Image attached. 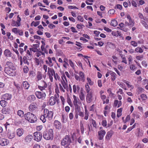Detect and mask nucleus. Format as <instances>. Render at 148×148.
I'll use <instances>...</instances> for the list:
<instances>
[{
  "label": "nucleus",
  "mask_w": 148,
  "mask_h": 148,
  "mask_svg": "<svg viewBox=\"0 0 148 148\" xmlns=\"http://www.w3.org/2000/svg\"><path fill=\"white\" fill-rule=\"evenodd\" d=\"M140 96L142 100L143 101L146 100L147 99V95L144 94H141Z\"/></svg>",
  "instance_id": "obj_46"
},
{
  "label": "nucleus",
  "mask_w": 148,
  "mask_h": 148,
  "mask_svg": "<svg viewBox=\"0 0 148 148\" xmlns=\"http://www.w3.org/2000/svg\"><path fill=\"white\" fill-rule=\"evenodd\" d=\"M40 24L39 21H32L31 24V26H34L35 27L37 26Z\"/></svg>",
  "instance_id": "obj_43"
},
{
  "label": "nucleus",
  "mask_w": 148,
  "mask_h": 148,
  "mask_svg": "<svg viewBox=\"0 0 148 148\" xmlns=\"http://www.w3.org/2000/svg\"><path fill=\"white\" fill-rule=\"evenodd\" d=\"M17 20L16 21V25H14L13 24H12L11 25L13 26H15L16 27H18L20 26V22L21 21V19L20 17H19V15H18L17 17Z\"/></svg>",
  "instance_id": "obj_30"
},
{
  "label": "nucleus",
  "mask_w": 148,
  "mask_h": 148,
  "mask_svg": "<svg viewBox=\"0 0 148 148\" xmlns=\"http://www.w3.org/2000/svg\"><path fill=\"white\" fill-rule=\"evenodd\" d=\"M85 90L86 91V92L88 93H90V88L89 86L88 83H86L85 85Z\"/></svg>",
  "instance_id": "obj_42"
},
{
  "label": "nucleus",
  "mask_w": 148,
  "mask_h": 148,
  "mask_svg": "<svg viewBox=\"0 0 148 148\" xmlns=\"http://www.w3.org/2000/svg\"><path fill=\"white\" fill-rule=\"evenodd\" d=\"M115 10L114 9H112L110 10L108 12V14L109 15H112L114 14L115 13Z\"/></svg>",
  "instance_id": "obj_52"
},
{
  "label": "nucleus",
  "mask_w": 148,
  "mask_h": 148,
  "mask_svg": "<svg viewBox=\"0 0 148 148\" xmlns=\"http://www.w3.org/2000/svg\"><path fill=\"white\" fill-rule=\"evenodd\" d=\"M36 95L38 98L39 99H44L46 97V94L45 92H41L40 91H36L35 93Z\"/></svg>",
  "instance_id": "obj_12"
},
{
  "label": "nucleus",
  "mask_w": 148,
  "mask_h": 148,
  "mask_svg": "<svg viewBox=\"0 0 148 148\" xmlns=\"http://www.w3.org/2000/svg\"><path fill=\"white\" fill-rule=\"evenodd\" d=\"M114 8L115 9H117L121 10L122 9V5L120 4H117L115 5L114 7Z\"/></svg>",
  "instance_id": "obj_56"
},
{
  "label": "nucleus",
  "mask_w": 148,
  "mask_h": 148,
  "mask_svg": "<svg viewBox=\"0 0 148 148\" xmlns=\"http://www.w3.org/2000/svg\"><path fill=\"white\" fill-rule=\"evenodd\" d=\"M110 73L111 76L112 77H111L112 80L114 81L115 79L116 74L112 71H110Z\"/></svg>",
  "instance_id": "obj_35"
},
{
  "label": "nucleus",
  "mask_w": 148,
  "mask_h": 148,
  "mask_svg": "<svg viewBox=\"0 0 148 148\" xmlns=\"http://www.w3.org/2000/svg\"><path fill=\"white\" fill-rule=\"evenodd\" d=\"M101 124L104 127H106L107 125V122L106 120H103L101 122Z\"/></svg>",
  "instance_id": "obj_62"
},
{
  "label": "nucleus",
  "mask_w": 148,
  "mask_h": 148,
  "mask_svg": "<svg viewBox=\"0 0 148 148\" xmlns=\"http://www.w3.org/2000/svg\"><path fill=\"white\" fill-rule=\"evenodd\" d=\"M92 123L94 127L95 128H97V124L96 123V121L93 119H91Z\"/></svg>",
  "instance_id": "obj_57"
},
{
  "label": "nucleus",
  "mask_w": 148,
  "mask_h": 148,
  "mask_svg": "<svg viewBox=\"0 0 148 148\" xmlns=\"http://www.w3.org/2000/svg\"><path fill=\"white\" fill-rule=\"evenodd\" d=\"M23 70L24 72L25 73H27L28 72L29 69V68L27 66H25L24 67Z\"/></svg>",
  "instance_id": "obj_59"
},
{
  "label": "nucleus",
  "mask_w": 148,
  "mask_h": 148,
  "mask_svg": "<svg viewBox=\"0 0 148 148\" xmlns=\"http://www.w3.org/2000/svg\"><path fill=\"white\" fill-rule=\"evenodd\" d=\"M135 51L136 52L142 53L143 52V50L141 47H138L135 48Z\"/></svg>",
  "instance_id": "obj_39"
},
{
  "label": "nucleus",
  "mask_w": 148,
  "mask_h": 148,
  "mask_svg": "<svg viewBox=\"0 0 148 148\" xmlns=\"http://www.w3.org/2000/svg\"><path fill=\"white\" fill-rule=\"evenodd\" d=\"M5 65L7 66L5 67H7L8 68H16L14 64L11 61H7L6 62Z\"/></svg>",
  "instance_id": "obj_21"
},
{
  "label": "nucleus",
  "mask_w": 148,
  "mask_h": 148,
  "mask_svg": "<svg viewBox=\"0 0 148 148\" xmlns=\"http://www.w3.org/2000/svg\"><path fill=\"white\" fill-rule=\"evenodd\" d=\"M106 133V132L104 130L102 129L99 131L98 132V134L99 139L102 140L103 138Z\"/></svg>",
  "instance_id": "obj_14"
},
{
  "label": "nucleus",
  "mask_w": 148,
  "mask_h": 148,
  "mask_svg": "<svg viewBox=\"0 0 148 148\" xmlns=\"http://www.w3.org/2000/svg\"><path fill=\"white\" fill-rule=\"evenodd\" d=\"M1 106L3 107H5L7 104V102L5 100H2L0 101Z\"/></svg>",
  "instance_id": "obj_44"
},
{
  "label": "nucleus",
  "mask_w": 148,
  "mask_h": 148,
  "mask_svg": "<svg viewBox=\"0 0 148 148\" xmlns=\"http://www.w3.org/2000/svg\"><path fill=\"white\" fill-rule=\"evenodd\" d=\"M93 99V95L92 92L88 93L86 97V100L87 102L89 103L91 102Z\"/></svg>",
  "instance_id": "obj_13"
},
{
  "label": "nucleus",
  "mask_w": 148,
  "mask_h": 148,
  "mask_svg": "<svg viewBox=\"0 0 148 148\" xmlns=\"http://www.w3.org/2000/svg\"><path fill=\"white\" fill-rule=\"evenodd\" d=\"M28 109L30 112H33L36 111L37 109V107L35 103H32L29 106Z\"/></svg>",
  "instance_id": "obj_11"
},
{
  "label": "nucleus",
  "mask_w": 148,
  "mask_h": 148,
  "mask_svg": "<svg viewBox=\"0 0 148 148\" xmlns=\"http://www.w3.org/2000/svg\"><path fill=\"white\" fill-rule=\"evenodd\" d=\"M28 100L31 101H34L36 99V97L34 95H30L28 97Z\"/></svg>",
  "instance_id": "obj_41"
},
{
  "label": "nucleus",
  "mask_w": 148,
  "mask_h": 148,
  "mask_svg": "<svg viewBox=\"0 0 148 148\" xmlns=\"http://www.w3.org/2000/svg\"><path fill=\"white\" fill-rule=\"evenodd\" d=\"M79 97L81 101L85 100L84 95L83 91L81 90L79 94Z\"/></svg>",
  "instance_id": "obj_34"
},
{
  "label": "nucleus",
  "mask_w": 148,
  "mask_h": 148,
  "mask_svg": "<svg viewBox=\"0 0 148 148\" xmlns=\"http://www.w3.org/2000/svg\"><path fill=\"white\" fill-rule=\"evenodd\" d=\"M37 83L38 84V88L40 90H47L48 88V90L50 92V88L48 87L47 83L44 80H41Z\"/></svg>",
  "instance_id": "obj_4"
},
{
  "label": "nucleus",
  "mask_w": 148,
  "mask_h": 148,
  "mask_svg": "<svg viewBox=\"0 0 148 148\" xmlns=\"http://www.w3.org/2000/svg\"><path fill=\"white\" fill-rule=\"evenodd\" d=\"M42 75L40 72H38L37 73V76L36 78V81L38 83L40 82V80H41L42 79Z\"/></svg>",
  "instance_id": "obj_22"
},
{
  "label": "nucleus",
  "mask_w": 148,
  "mask_h": 148,
  "mask_svg": "<svg viewBox=\"0 0 148 148\" xmlns=\"http://www.w3.org/2000/svg\"><path fill=\"white\" fill-rule=\"evenodd\" d=\"M47 58L48 60L45 61L46 64L50 67L52 66L53 65V64L52 62L51 58L49 57Z\"/></svg>",
  "instance_id": "obj_24"
},
{
  "label": "nucleus",
  "mask_w": 148,
  "mask_h": 148,
  "mask_svg": "<svg viewBox=\"0 0 148 148\" xmlns=\"http://www.w3.org/2000/svg\"><path fill=\"white\" fill-rule=\"evenodd\" d=\"M69 63L70 66L73 69H74L75 68L74 65V63H73V62L71 60H69Z\"/></svg>",
  "instance_id": "obj_60"
},
{
  "label": "nucleus",
  "mask_w": 148,
  "mask_h": 148,
  "mask_svg": "<svg viewBox=\"0 0 148 148\" xmlns=\"http://www.w3.org/2000/svg\"><path fill=\"white\" fill-rule=\"evenodd\" d=\"M12 95L8 93H6L1 96V99L5 100H10L12 98Z\"/></svg>",
  "instance_id": "obj_16"
},
{
  "label": "nucleus",
  "mask_w": 148,
  "mask_h": 148,
  "mask_svg": "<svg viewBox=\"0 0 148 148\" xmlns=\"http://www.w3.org/2000/svg\"><path fill=\"white\" fill-rule=\"evenodd\" d=\"M18 115L20 117H22L23 116H24L23 112L21 110H18L17 112Z\"/></svg>",
  "instance_id": "obj_40"
},
{
  "label": "nucleus",
  "mask_w": 148,
  "mask_h": 148,
  "mask_svg": "<svg viewBox=\"0 0 148 148\" xmlns=\"http://www.w3.org/2000/svg\"><path fill=\"white\" fill-rule=\"evenodd\" d=\"M73 103L75 106V108L79 107L78 105H81V103L78 97L75 95H73Z\"/></svg>",
  "instance_id": "obj_9"
},
{
  "label": "nucleus",
  "mask_w": 148,
  "mask_h": 148,
  "mask_svg": "<svg viewBox=\"0 0 148 148\" xmlns=\"http://www.w3.org/2000/svg\"><path fill=\"white\" fill-rule=\"evenodd\" d=\"M79 74L80 76L79 77L81 80L84 82L85 80V78L84 75V73L80 71L79 73Z\"/></svg>",
  "instance_id": "obj_36"
},
{
  "label": "nucleus",
  "mask_w": 148,
  "mask_h": 148,
  "mask_svg": "<svg viewBox=\"0 0 148 148\" xmlns=\"http://www.w3.org/2000/svg\"><path fill=\"white\" fill-rule=\"evenodd\" d=\"M54 79L56 81H60V76L57 73H55L53 76Z\"/></svg>",
  "instance_id": "obj_49"
},
{
  "label": "nucleus",
  "mask_w": 148,
  "mask_h": 148,
  "mask_svg": "<svg viewBox=\"0 0 148 148\" xmlns=\"http://www.w3.org/2000/svg\"><path fill=\"white\" fill-rule=\"evenodd\" d=\"M4 72L7 75L11 76H14L16 74V68H8L5 67Z\"/></svg>",
  "instance_id": "obj_7"
},
{
  "label": "nucleus",
  "mask_w": 148,
  "mask_h": 148,
  "mask_svg": "<svg viewBox=\"0 0 148 148\" xmlns=\"http://www.w3.org/2000/svg\"><path fill=\"white\" fill-rule=\"evenodd\" d=\"M62 80L61 83L59 84V88L61 92H65V90L67 92L69 91V87L66 77L64 75H63L61 77Z\"/></svg>",
  "instance_id": "obj_1"
},
{
  "label": "nucleus",
  "mask_w": 148,
  "mask_h": 148,
  "mask_svg": "<svg viewBox=\"0 0 148 148\" xmlns=\"http://www.w3.org/2000/svg\"><path fill=\"white\" fill-rule=\"evenodd\" d=\"M122 108H120L118 109L117 111V116L118 117L120 116L122 114Z\"/></svg>",
  "instance_id": "obj_51"
},
{
  "label": "nucleus",
  "mask_w": 148,
  "mask_h": 148,
  "mask_svg": "<svg viewBox=\"0 0 148 148\" xmlns=\"http://www.w3.org/2000/svg\"><path fill=\"white\" fill-rule=\"evenodd\" d=\"M35 55L40 58H44L45 57V53L41 51H38L35 54Z\"/></svg>",
  "instance_id": "obj_17"
},
{
  "label": "nucleus",
  "mask_w": 148,
  "mask_h": 148,
  "mask_svg": "<svg viewBox=\"0 0 148 148\" xmlns=\"http://www.w3.org/2000/svg\"><path fill=\"white\" fill-rule=\"evenodd\" d=\"M129 26L130 27L133 26L134 24V22L132 20H130V21H129Z\"/></svg>",
  "instance_id": "obj_55"
},
{
  "label": "nucleus",
  "mask_w": 148,
  "mask_h": 148,
  "mask_svg": "<svg viewBox=\"0 0 148 148\" xmlns=\"http://www.w3.org/2000/svg\"><path fill=\"white\" fill-rule=\"evenodd\" d=\"M80 127L81 133L82 134H83L84 132V129L83 124L82 121H80Z\"/></svg>",
  "instance_id": "obj_47"
},
{
  "label": "nucleus",
  "mask_w": 148,
  "mask_h": 148,
  "mask_svg": "<svg viewBox=\"0 0 148 148\" xmlns=\"http://www.w3.org/2000/svg\"><path fill=\"white\" fill-rule=\"evenodd\" d=\"M119 27H118L120 29H122L124 27V24L123 23H121L119 25Z\"/></svg>",
  "instance_id": "obj_64"
},
{
  "label": "nucleus",
  "mask_w": 148,
  "mask_h": 148,
  "mask_svg": "<svg viewBox=\"0 0 148 148\" xmlns=\"http://www.w3.org/2000/svg\"><path fill=\"white\" fill-rule=\"evenodd\" d=\"M23 130L22 129H18L16 131V135L19 137L21 136L23 134Z\"/></svg>",
  "instance_id": "obj_28"
},
{
  "label": "nucleus",
  "mask_w": 148,
  "mask_h": 148,
  "mask_svg": "<svg viewBox=\"0 0 148 148\" xmlns=\"http://www.w3.org/2000/svg\"><path fill=\"white\" fill-rule=\"evenodd\" d=\"M112 34L113 36H117V34L119 35H120V33L118 31H113L112 32Z\"/></svg>",
  "instance_id": "obj_45"
},
{
  "label": "nucleus",
  "mask_w": 148,
  "mask_h": 148,
  "mask_svg": "<svg viewBox=\"0 0 148 148\" xmlns=\"http://www.w3.org/2000/svg\"><path fill=\"white\" fill-rule=\"evenodd\" d=\"M7 136L9 139H12L15 136V133L13 131H11L8 130L7 134Z\"/></svg>",
  "instance_id": "obj_18"
},
{
  "label": "nucleus",
  "mask_w": 148,
  "mask_h": 148,
  "mask_svg": "<svg viewBox=\"0 0 148 148\" xmlns=\"http://www.w3.org/2000/svg\"><path fill=\"white\" fill-rule=\"evenodd\" d=\"M137 130V136L139 137L142 136L143 134V131L140 130V129H138Z\"/></svg>",
  "instance_id": "obj_48"
},
{
  "label": "nucleus",
  "mask_w": 148,
  "mask_h": 148,
  "mask_svg": "<svg viewBox=\"0 0 148 148\" xmlns=\"http://www.w3.org/2000/svg\"><path fill=\"white\" fill-rule=\"evenodd\" d=\"M71 141L70 137L68 136H65L61 141V144L64 147L67 148L69 147Z\"/></svg>",
  "instance_id": "obj_6"
},
{
  "label": "nucleus",
  "mask_w": 148,
  "mask_h": 148,
  "mask_svg": "<svg viewBox=\"0 0 148 148\" xmlns=\"http://www.w3.org/2000/svg\"><path fill=\"white\" fill-rule=\"evenodd\" d=\"M42 137V134L40 132H36L34 134V139L37 141L39 142L40 141Z\"/></svg>",
  "instance_id": "obj_10"
},
{
  "label": "nucleus",
  "mask_w": 148,
  "mask_h": 148,
  "mask_svg": "<svg viewBox=\"0 0 148 148\" xmlns=\"http://www.w3.org/2000/svg\"><path fill=\"white\" fill-rule=\"evenodd\" d=\"M67 116L65 114H63L62 115L61 120L62 123H65L66 122Z\"/></svg>",
  "instance_id": "obj_33"
},
{
  "label": "nucleus",
  "mask_w": 148,
  "mask_h": 148,
  "mask_svg": "<svg viewBox=\"0 0 148 148\" xmlns=\"http://www.w3.org/2000/svg\"><path fill=\"white\" fill-rule=\"evenodd\" d=\"M1 111L3 114H8L11 112V108H5L3 109Z\"/></svg>",
  "instance_id": "obj_26"
},
{
  "label": "nucleus",
  "mask_w": 148,
  "mask_h": 148,
  "mask_svg": "<svg viewBox=\"0 0 148 148\" xmlns=\"http://www.w3.org/2000/svg\"><path fill=\"white\" fill-rule=\"evenodd\" d=\"M23 85L25 89H28L30 86L29 84L26 81H25L23 82Z\"/></svg>",
  "instance_id": "obj_31"
},
{
  "label": "nucleus",
  "mask_w": 148,
  "mask_h": 148,
  "mask_svg": "<svg viewBox=\"0 0 148 148\" xmlns=\"http://www.w3.org/2000/svg\"><path fill=\"white\" fill-rule=\"evenodd\" d=\"M33 137L31 135H28L25 138L24 140L26 142L29 143L33 139Z\"/></svg>",
  "instance_id": "obj_27"
},
{
  "label": "nucleus",
  "mask_w": 148,
  "mask_h": 148,
  "mask_svg": "<svg viewBox=\"0 0 148 148\" xmlns=\"http://www.w3.org/2000/svg\"><path fill=\"white\" fill-rule=\"evenodd\" d=\"M55 73V71L53 69L49 67H48L47 75L49 76L50 81L51 82L53 81V76Z\"/></svg>",
  "instance_id": "obj_8"
},
{
  "label": "nucleus",
  "mask_w": 148,
  "mask_h": 148,
  "mask_svg": "<svg viewBox=\"0 0 148 148\" xmlns=\"http://www.w3.org/2000/svg\"><path fill=\"white\" fill-rule=\"evenodd\" d=\"M19 30L16 28H14L12 29V31L15 34H17L18 31H19Z\"/></svg>",
  "instance_id": "obj_63"
},
{
  "label": "nucleus",
  "mask_w": 148,
  "mask_h": 148,
  "mask_svg": "<svg viewBox=\"0 0 148 148\" xmlns=\"http://www.w3.org/2000/svg\"><path fill=\"white\" fill-rule=\"evenodd\" d=\"M4 54L5 56L7 57H10L11 56V55H12L11 51L8 49H6L5 50Z\"/></svg>",
  "instance_id": "obj_23"
},
{
  "label": "nucleus",
  "mask_w": 148,
  "mask_h": 148,
  "mask_svg": "<svg viewBox=\"0 0 148 148\" xmlns=\"http://www.w3.org/2000/svg\"><path fill=\"white\" fill-rule=\"evenodd\" d=\"M75 113L78 114L80 116L82 117H83L84 116V113L83 112L81 111L80 108L79 107L75 108Z\"/></svg>",
  "instance_id": "obj_25"
},
{
  "label": "nucleus",
  "mask_w": 148,
  "mask_h": 148,
  "mask_svg": "<svg viewBox=\"0 0 148 148\" xmlns=\"http://www.w3.org/2000/svg\"><path fill=\"white\" fill-rule=\"evenodd\" d=\"M53 112L51 111H49L47 109H45L44 111V115H41L40 118V119L43 123L45 122L47 119L50 120L52 119Z\"/></svg>",
  "instance_id": "obj_2"
},
{
  "label": "nucleus",
  "mask_w": 148,
  "mask_h": 148,
  "mask_svg": "<svg viewBox=\"0 0 148 148\" xmlns=\"http://www.w3.org/2000/svg\"><path fill=\"white\" fill-rule=\"evenodd\" d=\"M87 80L89 84L90 85H92L93 84V82L90 79L89 77L87 78Z\"/></svg>",
  "instance_id": "obj_61"
},
{
  "label": "nucleus",
  "mask_w": 148,
  "mask_h": 148,
  "mask_svg": "<svg viewBox=\"0 0 148 148\" xmlns=\"http://www.w3.org/2000/svg\"><path fill=\"white\" fill-rule=\"evenodd\" d=\"M112 135V133L110 132H108L106 134V139L107 140H108L110 139V138H111Z\"/></svg>",
  "instance_id": "obj_38"
},
{
  "label": "nucleus",
  "mask_w": 148,
  "mask_h": 148,
  "mask_svg": "<svg viewBox=\"0 0 148 148\" xmlns=\"http://www.w3.org/2000/svg\"><path fill=\"white\" fill-rule=\"evenodd\" d=\"M67 60V59H65L64 60V64H63V66L65 68H66L67 67V66H68L69 65L66 62V61Z\"/></svg>",
  "instance_id": "obj_58"
},
{
  "label": "nucleus",
  "mask_w": 148,
  "mask_h": 148,
  "mask_svg": "<svg viewBox=\"0 0 148 148\" xmlns=\"http://www.w3.org/2000/svg\"><path fill=\"white\" fill-rule=\"evenodd\" d=\"M24 117L26 120L31 123H34L37 120L36 116L33 114L29 112L25 113L24 114Z\"/></svg>",
  "instance_id": "obj_3"
},
{
  "label": "nucleus",
  "mask_w": 148,
  "mask_h": 148,
  "mask_svg": "<svg viewBox=\"0 0 148 148\" xmlns=\"http://www.w3.org/2000/svg\"><path fill=\"white\" fill-rule=\"evenodd\" d=\"M9 143V140L6 139L2 138L0 139V145L2 146L6 145Z\"/></svg>",
  "instance_id": "obj_20"
},
{
  "label": "nucleus",
  "mask_w": 148,
  "mask_h": 148,
  "mask_svg": "<svg viewBox=\"0 0 148 148\" xmlns=\"http://www.w3.org/2000/svg\"><path fill=\"white\" fill-rule=\"evenodd\" d=\"M45 43H44L42 44V45L41 46V49L42 52L44 51L45 53H46V54H47L48 53V51L46 48H45Z\"/></svg>",
  "instance_id": "obj_32"
},
{
  "label": "nucleus",
  "mask_w": 148,
  "mask_h": 148,
  "mask_svg": "<svg viewBox=\"0 0 148 148\" xmlns=\"http://www.w3.org/2000/svg\"><path fill=\"white\" fill-rule=\"evenodd\" d=\"M43 136L44 138L46 140L52 139L53 138V130L50 129L44 132Z\"/></svg>",
  "instance_id": "obj_5"
},
{
  "label": "nucleus",
  "mask_w": 148,
  "mask_h": 148,
  "mask_svg": "<svg viewBox=\"0 0 148 148\" xmlns=\"http://www.w3.org/2000/svg\"><path fill=\"white\" fill-rule=\"evenodd\" d=\"M130 44L134 47H136L138 46V43L134 41H132L130 42Z\"/></svg>",
  "instance_id": "obj_53"
},
{
  "label": "nucleus",
  "mask_w": 148,
  "mask_h": 148,
  "mask_svg": "<svg viewBox=\"0 0 148 148\" xmlns=\"http://www.w3.org/2000/svg\"><path fill=\"white\" fill-rule=\"evenodd\" d=\"M110 24L111 25L115 27L117 25L118 23L116 20H113L111 21Z\"/></svg>",
  "instance_id": "obj_50"
},
{
  "label": "nucleus",
  "mask_w": 148,
  "mask_h": 148,
  "mask_svg": "<svg viewBox=\"0 0 148 148\" xmlns=\"http://www.w3.org/2000/svg\"><path fill=\"white\" fill-rule=\"evenodd\" d=\"M53 124L54 127L57 129L59 130L62 128L61 123L58 120L55 121Z\"/></svg>",
  "instance_id": "obj_19"
},
{
  "label": "nucleus",
  "mask_w": 148,
  "mask_h": 148,
  "mask_svg": "<svg viewBox=\"0 0 148 148\" xmlns=\"http://www.w3.org/2000/svg\"><path fill=\"white\" fill-rule=\"evenodd\" d=\"M125 83L126 84L128 88H131L130 89V91H132V90L134 88V86L133 85H130V83L127 81H126L125 82Z\"/></svg>",
  "instance_id": "obj_37"
},
{
  "label": "nucleus",
  "mask_w": 148,
  "mask_h": 148,
  "mask_svg": "<svg viewBox=\"0 0 148 148\" xmlns=\"http://www.w3.org/2000/svg\"><path fill=\"white\" fill-rule=\"evenodd\" d=\"M32 59V56H29L27 55L24 56L23 58V61L24 63L29 65V61Z\"/></svg>",
  "instance_id": "obj_15"
},
{
  "label": "nucleus",
  "mask_w": 148,
  "mask_h": 148,
  "mask_svg": "<svg viewBox=\"0 0 148 148\" xmlns=\"http://www.w3.org/2000/svg\"><path fill=\"white\" fill-rule=\"evenodd\" d=\"M56 99L53 97H51L49 100V104L51 106L54 105L56 103Z\"/></svg>",
  "instance_id": "obj_29"
},
{
  "label": "nucleus",
  "mask_w": 148,
  "mask_h": 148,
  "mask_svg": "<svg viewBox=\"0 0 148 148\" xmlns=\"http://www.w3.org/2000/svg\"><path fill=\"white\" fill-rule=\"evenodd\" d=\"M77 18L78 21L81 22H83L84 21V19L80 15L78 16L77 17Z\"/></svg>",
  "instance_id": "obj_54"
}]
</instances>
